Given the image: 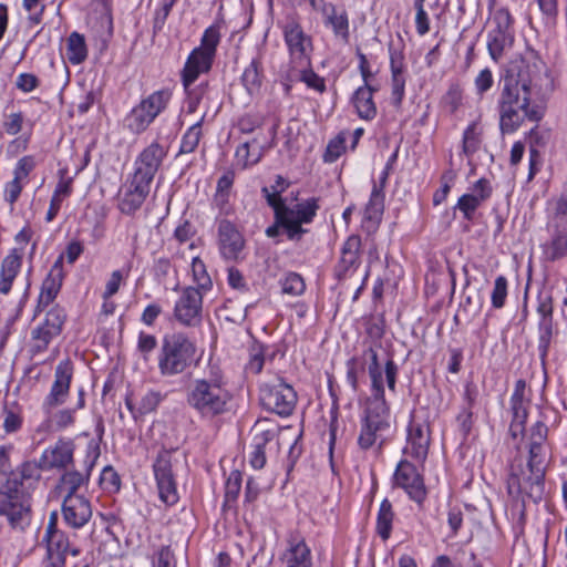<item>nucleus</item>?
I'll list each match as a JSON object with an SVG mask.
<instances>
[{
	"mask_svg": "<svg viewBox=\"0 0 567 567\" xmlns=\"http://www.w3.org/2000/svg\"><path fill=\"white\" fill-rule=\"evenodd\" d=\"M540 316L539 327V344L538 350L542 359L547 355L550 339L553 336V307L549 301H542L537 307Z\"/></svg>",
	"mask_w": 567,
	"mask_h": 567,
	"instance_id": "nucleus-28",
	"label": "nucleus"
},
{
	"mask_svg": "<svg viewBox=\"0 0 567 567\" xmlns=\"http://www.w3.org/2000/svg\"><path fill=\"white\" fill-rule=\"evenodd\" d=\"M384 208V195L381 188L374 184L370 200L365 207V218L369 220L378 219Z\"/></svg>",
	"mask_w": 567,
	"mask_h": 567,
	"instance_id": "nucleus-43",
	"label": "nucleus"
},
{
	"mask_svg": "<svg viewBox=\"0 0 567 567\" xmlns=\"http://www.w3.org/2000/svg\"><path fill=\"white\" fill-rule=\"evenodd\" d=\"M203 296L199 289L187 287L183 289L174 307V317L186 327H194L202 319Z\"/></svg>",
	"mask_w": 567,
	"mask_h": 567,
	"instance_id": "nucleus-16",
	"label": "nucleus"
},
{
	"mask_svg": "<svg viewBox=\"0 0 567 567\" xmlns=\"http://www.w3.org/2000/svg\"><path fill=\"white\" fill-rule=\"evenodd\" d=\"M480 206L481 205L477 203V199L475 197L471 196L470 194H464L458 198L455 208L462 212L466 220H472L475 210Z\"/></svg>",
	"mask_w": 567,
	"mask_h": 567,
	"instance_id": "nucleus-55",
	"label": "nucleus"
},
{
	"mask_svg": "<svg viewBox=\"0 0 567 567\" xmlns=\"http://www.w3.org/2000/svg\"><path fill=\"white\" fill-rule=\"evenodd\" d=\"M430 443V426L426 423L411 421L403 453L415 462L423 464L429 454Z\"/></svg>",
	"mask_w": 567,
	"mask_h": 567,
	"instance_id": "nucleus-17",
	"label": "nucleus"
},
{
	"mask_svg": "<svg viewBox=\"0 0 567 567\" xmlns=\"http://www.w3.org/2000/svg\"><path fill=\"white\" fill-rule=\"evenodd\" d=\"M319 209L318 199L309 198L303 203L297 204L293 208L287 206L286 210L277 214V219L282 224L290 240H300L307 229L302 224H309Z\"/></svg>",
	"mask_w": 567,
	"mask_h": 567,
	"instance_id": "nucleus-10",
	"label": "nucleus"
},
{
	"mask_svg": "<svg viewBox=\"0 0 567 567\" xmlns=\"http://www.w3.org/2000/svg\"><path fill=\"white\" fill-rule=\"evenodd\" d=\"M358 358L364 359L365 364L368 363L372 391L371 396L367 400L358 444L362 450H368L378 444L380 451L385 442L383 433L390 429V410L384 398L383 377L378 352L370 346Z\"/></svg>",
	"mask_w": 567,
	"mask_h": 567,
	"instance_id": "nucleus-2",
	"label": "nucleus"
},
{
	"mask_svg": "<svg viewBox=\"0 0 567 567\" xmlns=\"http://www.w3.org/2000/svg\"><path fill=\"white\" fill-rule=\"evenodd\" d=\"M196 347L184 333L177 332L164 337L158 355V369L162 375L173 377L183 373L194 361Z\"/></svg>",
	"mask_w": 567,
	"mask_h": 567,
	"instance_id": "nucleus-5",
	"label": "nucleus"
},
{
	"mask_svg": "<svg viewBox=\"0 0 567 567\" xmlns=\"http://www.w3.org/2000/svg\"><path fill=\"white\" fill-rule=\"evenodd\" d=\"M507 297V279L504 276H498L495 279L494 288L491 295L492 306L495 309H501L505 305Z\"/></svg>",
	"mask_w": 567,
	"mask_h": 567,
	"instance_id": "nucleus-53",
	"label": "nucleus"
},
{
	"mask_svg": "<svg viewBox=\"0 0 567 567\" xmlns=\"http://www.w3.org/2000/svg\"><path fill=\"white\" fill-rule=\"evenodd\" d=\"M172 458L171 452L162 451L153 465L159 498L167 505H174L178 501Z\"/></svg>",
	"mask_w": 567,
	"mask_h": 567,
	"instance_id": "nucleus-13",
	"label": "nucleus"
},
{
	"mask_svg": "<svg viewBox=\"0 0 567 567\" xmlns=\"http://www.w3.org/2000/svg\"><path fill=\"white\" fill-rule=\"evenodd\" d=\"M165 155L163 146L152 143L140 154L133 176L151 184Z\"/></svg>",
	"mask_w": 567,
	"mask_h": 567,
	"instance_id": "nucleus-20",
	"label": "nucleus"
},
{
	"mask_svg": "<svg viewBox=\"0 0 567 567\" xmlns=\"http://www.w3.org/2000/svg\"><path fill=\"white\" fill-rule=\"evenodd\" d=\"M243 476L239 471H233L225 484V497L227 501H234L237 498L241 488Z\"/></svg>",
	"mask_w": 567,
	"mask_h": 567,
	"instance_id": "nucleus-56",
	"label": "nucleus"
},
{
	"mask_svg": "<svg viewBox=\"0 0 567 567\" xmlns=\"http://www.w3.org/2000/svg\"><path fill=\"white\" fill-rule=\"evenodd\" d=\"M192 270L194 279L200 288L208 289L212 286V280L206 272L204 262L200 259L195 258L193 260Z\"/></svg>",
	"mask_w": 567,
	"mask_h": 567,
	"instance_id": "nucleus-58",
	"label": "nucleus"
},
{
	"mask_svg": "<svg viewBox=\"0 0 567 567\" xmlns=\"http://www.w3.org/2000/svg\"><path fill=\"white\" fill-rule=\"evenodd\" d=\"M323 24L332 29L337 38L342 39L344 42L349 41V17L344 8H338L334 4L327 7L321 13Z\"/></svg>",
	"mask_w": 567,
	"mask_h": 567,
	"instance_id": "nucleus-26",
	"label": "nucleus"
},
{
	"mask_svg": "<svg viewBox=\"0 0 567 567\" xmlns=\"http://www.w3.org/2000/svg\"><path fill=\"white\" fill-rule=\"evenodd\" d=\"M365 371V360L352 357L347 362V381L353 391H358L359 377Z\"/></svg>",
	"mask_w": 567,
	"mask_h": 567,
	"instance_id": "nucleus-46",
	"label": "nucleus"
},
{
	"mask_svg": "<svg viewBox=\"0 0 567 567\" xmlns=\"http://www.w3.org/2000/svg\"><path fill=\"white\" fill-rule=\"evenodd\" d=\"M265 362V347L264 344L254 341L249 351V360L245 367L246 371L252 374L261 372Z\"/></svg>",
	"mask_w": 567,
	"mask_h": 567,
	"instance_id": "nucleus-44",
	"label": "nucleus"
},
{
	"mask_svg": "<svg viewBox=\"0 0 567 567\" xmlns=\"http://www.w3.org/2000/svg\"><path fill=\"white\" fill-rule=\"evenodd\" d=\"M65 320L64 309L58 305L53 306L44 320L32 329L29 352L34 357L47 351L51 341L61 334Z\"/></svg>",
	"mask_w": 567,
	"mask_h": 567,
	"instance_id": "nucleus-9",
	"label": "nucleus"
},
{
	"mask_svg": "<svg viewBox=\"0 0 567 567\" xmlns=\"http://www.w3.org/2000/svg\"><path fill=\"white\" fill-rule=\"evenodd\" d=\"M65 175H66V169L59 171L60 179L54 189V194L58 196H61L63 198H66L71 195L72 184H73V178L66 177Z\"/></svg>",
	"mask_w": 567,
	"mask_h": 567,
	"instance_id": "nucleus-63",
	"label": "nucleus"
},
{
	"mask_svg": "<svg viewBox=\"0 0 567 567\" xmlns=\"http://www.w3.org/2000/svg\"><path fill=\"white\" fill-rule=\"evenodd\" d=\"M282 292L291 296H299L305 291V281L296 272H290L281 282Z\"/></svg>",
	"mask_w": 567,
	"mask_h": 567,
	"instance_id": "nucleus-51",
	"label": "nucleus"
},
{
	"mask_svg": "<svg viewBox=\"0 0 567 567\" xmlns=\"http://www.w3.org/2000/svg\"><path fill=\"white\" fill-rule=\"evenodd\" d=\"M74 443L60 439L54 445L45 449L41 455V466L44 470L65 468L73 462Z\"/></svg>",
	"mask_w": 567,
	"mask_h": 567,
	"instance_id": "nucleus-23",
	"label": "nucleus"
},
{
	"mask_svg": "<svg viewBox=\"0 0 567 567\" xmlns=\"http://www.w3.org/2000/svg\"><path fill=\"white\" fill-rule=\"evenodd\" d=\"M374 91L370 85H362L353 93L352 103L362 120L371 121L377 115V106L373 101Z\"/></svg>",
	"mask_w": 567,
	"mask_h": 567,
	"instance_id": "nucleus-30",
	"label": "nucleus"
},
{
	"mask_svg": "<svg viewBox=\"0 0 567 567\" xmlns=\"http://www.w3.org/2000/svg\"><path fill=\"white\" fill-rule=\"evenodd\" d=\"M218 246L226 260L237 261L241 258L245 239L229 220L224 219L218 225Z\"/></svg>",
	"mask_w": 567,
	"mask_h": 567,
	"instance_id": "nucleus-19",
	"label": "nucleus"
},
{
	"mask_svg": "<svg viewBox=\"0 0 567 567\" xmlns=\"http://www.w3.org/2000/svg\"><path fill=\"white\" fill-rule=\"evenodd\" d=\"M361 239L359 236L352 235L348 237L341 249V258L336 268L339 280L351 277L360 265L359 252Z\"/></svg>",
	"mask_w": 567,
	"mask_h": 567,
	"instance_id": "nucleus-25",
	"label": "nucleus"
},
{
	"mask_svg": "<svg viewBox=\"0 0 567 567\" xmlns=\"http://www.w3.org/2000/svg\"><path fill=\"white\" fill-rule=\"evenodd\" d=\"M346 137L340 133L336 138L329 142L323 155L324 162H334L344 151Z\"/></svg>",
	"mask_w": 567,
	"mask_h": 567,
	"instance_id": "nucleus-57",
	"label": "nucleus"
},
{
	"mask_svg": "<svg viewBox=\"0 0 567 567\" xmlns=\"http://www.w3.org/2000/svg\"><path fill=\"white\" fill-rule=\"evenodd\" d=\"M394 485L403 488L411 499L421 504L426 498L423 476L408 460H401L393 475Z\"/></svg>",
	"mask_w": 567,
	"mask_h": 567,
	"instance_id": "nucleus-15",
	"label": "nucleus"
},
{
	"mask_svg": "<svg viewBox=\"0 0 567 567\" xmlns=\"http://www.w3.org/2000/svg\"><path fill=\"white\" fill-rule=\"evenodd\" d=\"M542 71V62L522 59L514 69L509 71L504 80V86L498 103H505L508 107L511 103L529 105L536 104L533 100L537 81Z\"/></svg>",
	"mask_w": 567,
	"mask_h": 567,
	"instance_id": "nucleus-4",
	"label": "nucleus"
},
{
	"mask_svg": "<svg viewBox=\"0 0 567 567\" xmlns=\"http://www.w3.org/2000/svg\"><path fill=\"white\" fill-rule=\"evenodd\" d=\"M264 147L257 138L244 142L236 151V159L243 167L257 164L261 156Z\"/></svg>",
	"mask_w": 567,
	"mask_h": 567,
	"instance_id": "nucleus-33",
	"label": "nucleus"
},
{
	"mask_svg": "<svg viewBox=\"0 0 567 567\" xmlns=\"http://www.w3.org/2000/svg\"><path fill=\"white\" fill-rule=\"evenodd\" d=\"M150 188L151 184L133 176L120 194L118 209L126 215L134 214L145 202Z\"/></svg>",
	"mask_w": 567,
	"mask_h": 567,
	"instance_id": "nucleus-21",
	"label": "nucleus"
},
{
	"mask_svg": "<svg viewBox=\"0 0 567 567\" xmlns=\"http://www.w3.org/2000/svg\"><path fill=\"white\" fill-rule=\"evenodd\" d=\"M93 28L101 38L107 40L113 34V18L107 7H103L100 17L95 20Z\"/></svg>",
	"mask_w": 567,
	"mask_h": 567,
	"instance_id": "nucleus-49",
	"label": "nucleus"
},
{
	"mask_svg": "<svg viewBox=\"0 0 567 567\" xmlns=\"http://www.w3.org/2000/svg\"><path fill=\"white\" fill-rule=\"evenodd\" d=\"M172 93L159 90L143 99L126 117V125L133 133L144 132L155 117L166 109Z\"/></svg>",
	"mask_w": 567,
	"mask_h": 567,
	"instance_id": "nucleus-8",
	"label": "nucleus"
},
{
	"mask_svg": "<svg viewBox=\"0 0 567 567\" xmlns=\"http://www.w3.org/2000/svg\"><path fill=\"white\" fill-rule=\"evenodd\" d=\"M482 128L478 122H472L463 133V153L466 156L473 155L481 146Z\"/></svg>",
	"mask_w": 567,
	"mask_h": 567,
	"instance_id": "nucleus-38",
	"label": "nucleus"
},
{
	"mask_svg": "<svg viewBox=\"0 0 567 567\" xmlns=\"http://www.w3.org/2000/svg\"><path fill=\"white\" fill-rule=\"evenodd\" d=\"M548 228H567V182L564 192L555 203Z\"/></svg>",
	"mask_w": 567,
	"mask_h": 567,
	"instance_id": "nucleus-39",
	"label": "nucleus"
},
{
	"mask_svg": "<svg viewBox=\"0 0 567 567\" xmlns=\"http://www.w3.org/2000/svg\"><path fill=\"white\" fill-rule=\"evenodd\" d=\"M73 377V365L70 360L61 361L54 373V382L51 391L45 399V405L52 408L62 404L70 390V384Z\"/></svg>",
	"mask_w": 567,
	"mask_h": 567,
	"instance_id": "nucleus-22",
	"label": "nucleus"
},
{
	"mask_svg": "<svg viewBox=\"0 0 567 567\" xmlns=\"http://www.w3.org/2000/svg\"><path fill=\"white\" fill-rule=\"evenodd\" d=\"M230 400L231 394L217 378L195 379L186 394L187 404L207 419L225 413Z\"/></svg>",
	"mask_w": 567,
	"mask_h": 567,
	"instance_id": "nucleus-3",
	"label": "nucleus"
},
{
	"mask_svg": "<svg viewBox=\"0 0 567 567\" xmlns=\"http://www.w3.org/2000/svg\"><path fill=\"white\" fill-rule=\"evenodd\" d=\"M499 130L502 134H512L526 121L539 122L544 116V110L538 104L522 105L498 103Z\"/></svg>",
	"mask_w": 567,
	"mask_h": 567,
	"instance_id": "nucleus-12",
	"label": "nucleus"
},
{
	"mask_svg": "<svg viewBox=\"0 0 567 567\" xmlns=\"http://www.w3.org/2000/svg\"><path fill=\"white\" fill-rule=\"evenodd\" d=\"M261 405L278 415H290L297 403V393L293 388L281 380L277 383L264 384L260 388Z\"/></svg>",
	"mask_w": 567,
	"mask_h": 567,
	"instance_id": "nucleus-11",
	"label": "nucleus"
},
{
	"mask_svg": "<svg viewBox=\"0 0 567 567\" xmlns=\"http://www.w3.org/2000/svg\"><path fill=\"white\" fill-rule=\"evenodd\" d=\"M514 43V34L505 33H488L487 34V49L491 58L498 61L504 53L512 48Z\"/></svg>",
	"mask_w": 567,
	"mask_h": 567,
	"instance_id": "nucleus-34",
	"label": "nucleus"
},
{
	"mask_svg": "<svg viewBox=\"0 0 567 567\" xmlns=\"http://www.w3.org/2000/svg\"><path fill=\"white\" fill-rule=\"evenodd\" d=\"M200 136H202L200 121H198L195 124H193L187 130V132L184 134L182 144H181V148H179V153H182V154L193 153L196 150V147L198 146Z\"/></svg>",
	"mask_w": 567,
	"mask_h": 567,
	"instance_id": "nucleus-45",
	"label": "nucleus"
},
{
	"mask_svg": "<svg viewBox=\"0 0 567 567\" xmlns=\"http://www.w3.org/2000/svg\"><path fill=\"white\" fill-rule=\"evenodd\" d=\"M284 561V567H312L311 550L302 539L290 543Z\"/></svg>",
	"mask_w": 567,
	"mask_h": 567,
	"instance_id": "nucleus-31",
	"label": "nucleus"
},
{
	"mask_svg": "<svg viewBox=\"0 0 567 567\" xmlns=\"http://www.w3.org/2000/svg\"><path fill=\"white\" fill-rule=\"evenodd\" d=\"M29 513V495L22 488L21 482L9 476L0 487V516H6L12 527H18L28 520Z\"/></svg>",
	"mask_w": 567,
	"mask_h": 567,
	"instance_id": "nucleus-7",
	"label": "nucleus"
},
{
	"mask_svg": "<svg viewBox=\"0 0 567 567\" xmlns=\"http://www.w3.org/2000/svg\"><path fill=\"white\" fill-rule=\"evenodd\" d=\"M62 518L64 524L73 529L84 527L92 518V505L85 496L63 497Z\"/></svg>",
	"mask_w": 567,
	"mask_h": 567,
	"instance_id": "nucleus-18",
	"label": "nucleus"
},
{
	"mask_svg": "<svg viewBox=\"0 0 567 567\" xmlns=\"http://www.w3.org/2000/svg\"><path fill=\"white\" fill-rule=\"evenodd\" d=\"M163 399L164 396L161 394V392L150 390L141 399L140 405L137 408V414L144 415L154 412Z\"/></svg>",
	"mask_w": 567,
	"mask_h": 567,
	"instance_id": "nucleus-52",
	"label": "nucleus"
},
{
	"mask_svg": "<svg viewBox=\"0 0 567 567\" xmlns=\"http://www.w3.org/2000/svg\"><path fill=\"white\" fill-rule=\"evenodd\" d=\"M393 517L394 513L392 511V504L388 498H385L380 505L377 518V532L383 540H386L390 537Z\"/></svg>",
	"mask_w": 567,
	"mask_h": 567,
	"instance_id": "nucleus-37",
	"label": "nucleus"
},
{
	"mask_svg": "<svg viewBox=\"0 0 567 567\" xmlns=\"http://www.w3.org/2000/svg\"><path fill=\"white\" fill-rule=\"evenodd\" d=\"M44 540L47 542V554L51 556L58 555L63 558L64 561L66 554H71L72 556L80 554L79 547L63 530L45 534Z\"/></svg>",
	"mask_w": 567,
	"mask_h": 567,
	"instance_id": "nucleus-29",
	"label": "nucleus"
},
{
	"mask_svg": "<svg viewBox=\"0 0 567 567\" xmlns=\"http://www.w3.org/2000/svg\"><path fill=\"white\" fill-rule=\"evenodd\" d=\"M220 39L219 23H214L204 31L200 45L190 52L183 69V84L185 89L189 87L200 73H206L210 70Z\"/></svg>",
	"mask_w": 567,
	"mask_h": 567,
	"instance_id": "nucleus-6",
	"label": "nucleus"
},
{
	"mask_svg": "<svg viewBox=\"0 0 567 567\" xmlns=\"http://www.w3.org/2000/svg\"><path fill=\"white\" fill-rule=\"evenodd\" d=\"M405 78L403 72L392 73V103L400 106L404 96Z\"/></svg>",
	"mask_w": 567,
	"mask_h": 567,
	"instance_id": "nucleus-60",
	"label": "nucleus"
},
{
	"mask_svg": "<svg viewBox=\"0 0 567 567\" xmlns=\"http://www.w3.org/2000/svg\"><path fill=\"white\" fill-rule=\"evenodd\" d=\"M551 240L547 246L546 254L548 259L557 260L567 256V228H550Z\"/></svg>",
	"mask_w": 567,
	"mask_h": 567,
	"instance_id": "nucleus-35",
	"label": "nucleus"
},
{
	"mask_svg": "<svg viewBox=\"0 0 567 567\" xmlns=\"http://www.w3.org/2000/svg\"><path fill=\"white\" fill-rule=\"evenodd\" d=\"M34 166L35 162L33 156L28 155L20 158L13 172L16 179L27 178Z\"/></svg>",
	"mask_w": 567,
	"mask_h": 567,
	"instance_id": "nucleus-62",
	"label": "nucleus"
},
{
	"mask_svg": "<svg viewBox=\"0 0 567 567\" xmlns=\"http://www.w3.org/2000/svg\"><path fill=\"white\" fill-rule=\"evenodd\" d=\"M87 50L84 37L72 32L68 38L66 56L72 64H80L86 59Z\"/></svg>",
	"mask_w": 567,
	"mask_h": 567,
	"instance_id": "nucleus-36",
	"label": "nucleus"
},
{
	"mask_svg": "<svg viewBox=\"0 0 567 567\" xmlns=\"http://www.w3.org/2000/svg\"><path fill=\"white\" fill-rule=\"evenodd\" d=\"M493 188L488 179L481 178L478 179L472 188L471 196L477 199V203L482 205L486 202L492 195Z\"/></svg>",
	"mask_w": 567,
	"mask_h": 567,
	"instance_id": "nucleus-59",
	"label": "nucleus"
},
{
	"mask_svg": "<svg viewBox=\"0 0 567 567\" xmlns=\"http://www.w3.org/2000/svg\"><path fill=\"white\" fill-rule=\"evenodd\" d=\"M284 192V187L277 188L276 186L269 187H262L261 193L264 194V197L266 198L268 205L274 209L275 212V219H277V214L280 212L284 214V210H286L287 205L284 203L280 193Z\"/></svg>",
	"mask_w": 567,
	"mask_h": 567,
	"instance_id": "nucleus-47",
	"label": "nucleus"
},
{
	"mask_svg": "<svg viewBox=\"0 0 567 567\" xmlns=\"http://www.w3.org/2000/svg\"><path fill=\"white\" fill-rule=\"evenodd\" d=\"M101 454L100 445L96 441L91 440L85 450V457L83 460V464L81 468H76L80 473H87L89 477L91 476V472L95 466V463Z\"/></svg>",
	"mask_w": 567,
	"mask_h": 567,
	"instance_id": "nucleus-50",
	"label": "nucleus"
},
{
	"mask_svg": "<svg viewBox=\"0 0 567 567\" xmlns=\"http://www.w3.org/2000/svg\"><path fill=\"white\" fill-rule=\"evenodd\" d=\"M89 474L80 473L78 470L65 471L60 478V489L64 497L82 496L78 491L89 484Z\"/></svg>",
	"mask_w": 567,
	"mask_h": 567,
	"instance_id": "nucleus-32",
	"label": "nucleus"
},
{
	"mask_svg": "<svg viewBox=\"0 0 567 567\" xmlns=\"http://www.w3.org/2000/svg\"><path fill=\"white\" fill-rule=\"evenodd\" d=\"M492 23L494 27L489 30L488 33L514 34L513 18L507 9L501 8L496 10L493 16Z\"/></svg>",
	"mask_w": 567,
	"mask_h": 567,
	"instance_id": "nucleus-42",
	"label": "nucleus"
},
{
	"mask_svg": "<svg viewBox=\"0 0 567 567\" xmlns=\"http://www.w3.org/2000/svg\"><path fill=\"white\" fill-rule=\"evenodd\" d=\"M38 85L39 79L32 73H21L16 81V86L25 93L32 92Z\"/></svg>",
	"mask_w": 567,
	"mask_h": 567,
	"instance_id": "nucleus-64",
	"label": "nucleus"
},
{
	"mask_svg": "<svg viewBox=\"0 0 567 567\" xmlns=\"http://www.w3.org/2000/svg\"><path fill=\"white\" fill-rule=\"evenodd\" d=\"M548 426L536 421L528 432L527 464L512 465L507 480L508 494L534 503L542 501L545 491Z\"/></svg>",
	"mask_w": 567,
	"mask_h": 567,
	"instance_id": "nucleus-1",
	"label": "nucleus"
},
{
	"mask_svg": "<svg viewBox=\"0 0 567 567\" xmlns=\"http://www.w3.org/2000/svg\"><path fill=\"white\" fill-rule=\"evenodd\" d=\"M130 271H131V265H127L125 268L118 269V270H114L111 274V277L107 280L106 286H105V290L103 292V299L104 300H107L109 298H111L112 296H114L118 291L120 286L122 284L124 277H127Z\"/></svg>",
	"mask_w": 567,
	"mask_h": 567,
	"instance_id": "nucleus-48",
	"label": "nucleus"
},
{
	"mask_svg": "<svg viewBox=\"0 0 567 567\" xmlns=\"http://www.w3.org/2000/svg\"><path fill=\"white\" fill-rule=\"evenodd\" d=\"M301 81L307 84V86L322 93L326 90L324 80L320 78L312 70H303L300 76Z\"/></svg>",
	"mask_w": 567,
	"mask_h": 567,
	"instance_id": "nucleus-61",
	"label": "nucleus"
},
{
	"mask_svg": "<svg viewBox=\"0 0 567 567\" xmlns=\"http://www.w3.org/2000/svg\"><path fill=\"white\" fill-rule=\"evenodd\" d=\"M22 252L18 249H12L1 262L0 268V293L7 295L11 290L14 278L20 271L22 265Z\"/></svg>",
	"mask_w": 567,
	"mask_h": 567,
	"instance_id": "nucleus-27",
	"label": "nucleus"
},
{
	"mask_svg": "<svg viewBox=\"0 0 567 567\" xmlns=\"http://www.w3.org/2000/svg\"><path fill=\"white\" fill-rule=\"evenodd\" d=\"M284 37L291 62L302 68L309 66L312 41L311 38L303 32L301 25L296 21L288 22L284 27Z\"/></svg>",
	"mask_w": 567,
	"mask_h": 567,
	"instance_id": "nucleus-14",
	"label": "nucleus"
},
{
	"mask_svg": "<svg viewBox=\"0 0 567 567\" xmlns=\"http://www.w3.org/2000/svg\"><path fill=\"white\" fill-rule=\"evenodd\" d=\"M63 281L62 257L52 266L50 272L42 282L41 292L35 307L34 316L40 313L56 298Z\"/></svg>",
	"mask_w": 567,
	"mask_h": 567,
	"instance_id": "nucleus-24",
	"label": "nucleus"
},
{
	"mask_svg": "<svg viewBox=\"0 0 567 567\" xmlns=\"http://www.w3.org/2000/svg\"><path fill=\"white\" fill-rule=\"evenodd\" d=\"M442 103L451 114H454L462 103V90L460 85L452 84L443 96Z\"/></svg>",
	"mask_w": 567,
	"mask_h": 567,
	"instance_id": "nucleus-54",
	"label": "nucleus"
},
{
	"mask_svg": "<svg viewBox=\"0 0 567 567\" xmlns=\"http://www.w3.org/2000/svg\"><path fill=\"white\" fill-rule=\"evenodd\" d=\"M261 79V63L258 59H254L243 73V83L249 92H254L260 87Z\"/></svg>",
	"mask_w": 567,
	"mask_h": 567,
	"instance_id": "nucleus-41",
	"label": "nucleus"
},
{
	"mask_svg": "<svg viewBox=\"0 0 567 567\" xmlns=\"http://www.w3.org/2000/svg\"><path fill=\"white\" fill-rule=\"evenodd\" d=\"M41 458H39L38 462H24L16 472H11L9 476H14L18 482L22 483V488L24 489L23 485L27 481H33L37 482L41 477Z\"/></svg>",
	"mask_w": 567,
	"mask_h": 567,
	"instance_id": "nucleus-40",
	"label": "nucleus"
}]
</instances>
